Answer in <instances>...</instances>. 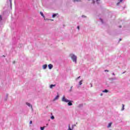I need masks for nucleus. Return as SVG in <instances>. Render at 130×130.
<instances>
[{
    "label": "nucleus",
    "mask_w": 130,
    "mask_h": 130,
    "mask_svg": "<svg viewBox=\"0 0 130 130\" xmlns=\"http://www.w3.org/2000/svg\"><path fill=\"white\" fill-rule=\"evenodd\" d=\"M70 56H71L72 59L73 60V61H74L75 62H77V56H76L73 54H71Z\"/></svg>",
    "instance_id": "f257e3e1"
},
{
    "label": "nucleus",
    "mask_w": 130,
    "mask_h": 130,
    "mask_svg": "<svg viewBox=\"0 0 130 130\" xmlns=\"http://www.w3.org/2000/svg\"><path fill=\"white\" fill-rule=\"evenodd\" d=\"M62 101L63 102H70V101H69L68 99H66V96H64V95L63 96L62 98Z\"/></svg>",
    "instance_id": "f03ea898"
},
{
    "label": "nucleus",
    "mask_w": 130,
    "mask_h": 130,
    "mask_svg": "<svg viewBox=\"0 0 130 130\" xmlns=\"http://www.w3.org/2000/svg\"><path fill=\"white\" fill-rule=\"evenodd\" d=\"M49 70H51V69H52V68H53V66L52 64H49L48 66Z\"/></svg>",
    "instance_id": "7ed1b4c3"
},
{
    "label": "nucleus",
    "mask_w": 130,
    "mask_h": 130,
    "mask_svg": "<svg viewBox=\"0 0 130 130\" xmlns=\"http://www.w3.org/2000/svg\"><path fill=\"white\" fill-rule=\"evenodd\" d=\"M59 98V95L57 94L56 96L54 99L53 101H55V100H57Z\"/></svg>",
    "instance_id": "20e7f679"
},
{
    "label": "nucleus",
    "mask_w": 130,
    "mask_h": 130,
    "mask_svg": "<svg viewBox=\"0 0 130 130\" xmlns=\"http://www.w3.org/2000/svg\"><path fill=\"white\" fill-rule=\"evenodd\" d=\"M122 1H123V0H118V3H117V6H119V4L120 3H122Z\"/></svg>",
    "instance_id": "39448f33"
},
{
    "label": "nucleus",
    "mask_w": 130,
    "mask_h": 130,
    "mask_svg": "<svg viewBox=\"0 0 130 130\" xmlns=\"http://www.w3.org/2000/svg\"><path fill=\"white\" fill-rule=\"evenodd\" d=\"M26 105H27V106H29V107H31V108H32V105L31 104H30V103H26Z\"/></svg>",
    "instance_id": "423d86ee"
},
{
    "label": "nucleus",
    "mask_w": 130,
    "mask_h": 130,
    "mask_svg": "<svg viewBox=\"0 0 130 130\" xmlns=\"http://www.w3.org/2000/svg\"><path fill=\"white\" fill-rule=\"evenodd\" d=\"M56 85L55 84H52L50 86V88L51 89H52V88H53V87H55Z\"/></svg>",
    "instance_id": "0eeeda50"
},
{
    "label": "nucleus",
    "mask_w": 130,
    "mask_h": 130,
    "mask_svg": "<svg viewBox=\"0 0 130 130\" xmlns=\"http://www.w3.org/2000/svg\"><path fill=\"white\" fill-rule=\"evenodd\" d=\"M46 68H47V64L43 65V68L44 69V70H45V69H46Z\"/></svg>",
    "instance_id": "6e6552de"
},
{
    "label": "nucleus",
    "mask_w": 130,
    "mask_h": 130,
    "mask_svg": "<svg viewBox=\"0 0 130 130\" xmlns=\"http://www.w3.org/2000/svg\"><path fill=\"white\" fill-rule=\"evenodd\" d=\"M40 15H41L42 17H43V18H44V14H43V13H42V12H40Z\"/></svg>",
    "instance_id": "1a4fd4ad"
},
{
    "label": "nucleus",
    "mask_w": 130,
    "mask_h": 130,
    "mask_svg": "<svg viewBox=\"0 0 130 130\" xmlns=\"http://www.w3.org/2000/svg\"><path fill=\"white\" fill-rule=\"evenodd\" d=\"M68 105L69 106H72V105H73V103H72V102H70L68 103Z\"/></svg>",
    "instance_id": "9d476101"
},
{
    "label": "nucleus",
    "mask_w": 130,
    "mask_h": 130,
    "mask_svg": "<svg viewBox=\"0 0 130 130\" xmlns=\"http://www.w3.org/2000/svg\"><path fill=\"white\" fill-rule=\"evenodd\" d=\"M122 107L121 110L122 111L124 110V105L122 104Z\"/></svg>",
    "instance_id": "9b49d317"
},
{
    "label": "nucleus",
    "mask_w": 130,
    "mask_h": 130,
    "mask_svg": "<svg viewBox=\"0 0 130 130\" xmlns=\"http://www.w3.org/2000/svg\"><path fill=\"white\" fill-rule=\"evenodd\" d=\"M57 16V14H54L52 15V18H55Z\"/></svg>",
    "instance_id": "f8f14e48"
},
{
    "label": "nucleus",
    "mask_w": 130,
    "mask_h": 130,
    "mask_svg": "<svg viewBox=\"0 0 130 130\" xmlns=\"http://www.w3.org/2000/svg\"><path fill=\"white\" fill-rule=\"evenodd\" d=\"M111 124H112V123L110 122L109 123L108 125V127L109 128L111 126Z\"/></svg>",
    "instance_id": "ddd939ff"
},
{
    "label": "nucleus",
    "mask_w": 130,
    "mask_h": 130,
    "mask_svg": "<svg viewBox=\"0 0 130 130\" xmlns=\"http://www.w3.org/2000/svg\"><path fill=\"white\" fill-rule=\"evenodd\" d=\"M82 82H83V80H81V81L79 82V85H80V86H81V85H82Z\"/></svg>",
    "instance_id": "4468645a"
},
{
    "label": "nucleus",
    "mask_w": 130,
    "mask_h": 130,
    "mask_svg": "<svg viewBox=\"0 0 130 130\" xmlns=\"http://www.w3.org/2000/svg\"><path fill=\"white\" fill-rule=\"evenodd\" d=\"M103 92H104V93H107L108 92V90H107V89H105L103 91Z\"/></svg>",
    "instance_id": "2eb2a0df"
},
{
    "label": "nucleus",
    "mask_w": 130,
    "mask_h": 130,
    "mask_svg": "<svg viewBox=\"0 0 130 130\" xmlns=\"http://www.w3.org/2000/svg\"><path fill=\"white\" fill-rule=\"evenodd\" d=\"M44 128H45V126L41 127V130H44Z\"/></svg>",
    "instance_id": "dca6fc26"
},
{
    "label": "nucleus",
    "mask_w": 130,
    "mask_h": 130,
    "mask_svg": "<svg viewBox=\"0 0 130 130\" xmlns=\"http://www.w3.org/2000/svg\"><path fill=\"white\" fill-rule=\"evenodd\" d=\"M68 130H73V129H72V128H71V126H70V125H69V128H68Z\"/></svg>",
    "instance_id": "f3484780"
},
{
    "label": "nucleus",
    "mask_w": 130,
    "mask_h": 130,
    "mask_svg": "<svg viewBox=\"0 0 130 130\" xmlns=\"http://www.w3.org/2000/svg\"><path fill=\"white\" fill-rule=\"evenodd\" d=\"M3 20V17H2V15H0V21H2Z\"/></svg>",
    "instance_id": "a211bd4d"
},
{
    "label": "nucleus",
    "mask_w": 130,
    "mask_h": 130,
    "mask_svg": "<svg viewBox=\"0 0 130 130\" xmlns=\"http://www.w3.org/2000/svg\"><path fill=\"white\" fill-rule=\"evenodd\" d=\"M51 119H54V116H52L51 117Z\"/></svg>",
    "instance_id": "6ab92c4d"
},
{
    "label": "nucleus",
    "mask_w": 130,
    "mask_h": 130,
    "mask_svg": "<svg viewBox=\"0 0 130 130\" xmlns=\"http://www.w3.org/2000/svg\"><path fill=\"white\" fill-rule=\"evenodd\" d=\"M74 3H76V2H79V0H74Z\"/></svg>",
    "instance_id": "aec40b11"
},
{
    "label": "nucleus",
    "mask_w": 130,
    "mask_h": 130,
    "mask_svg": "<svg viewBox=\"0 0 130 130\" xmlns=\"http://www.w3.org/2000/svg\"><path fill=\"white\" fill-rule=\"evenodd\" d=\"M9 2H10L11 5H12V0H9Z\"/></svg>",
    "instance_id": "412c9836"
},
{
    "label": "nucleus",
    "mask_w": 130,
    "mask_h": 130,
    "mask_svg": "<svg viewBox=\"0 0 130 130\" xmlns=\"http://www.w3.org/2000/svg\"><path fill=\"white\" fill-rule=\"evenodd\" d=\"M77 29H78V30L80 29V26H77Z\"/></svg>",
    "instance_id": "4be33fe9"
},
{
    "label": "nucleus",
    "mask_w": 130,
    "mask_h": 130,
    "mask_svg": "<svg viewBox=\"0 0 130 130\" xmlns=\"http://www.w3.org/2000/svg\"><path fill=\"white\" fill-rule=\"evenodd\" d=\"M29 123H30V124H32V121H30Z\"/></svg>",
    "instance_id": "5701e85b"
},
{
    "label": "nucleus",
    "mask_w": 130,
    "mask_h": 130,
    "mask_svg": "<svg viewBox=\"0 0 130 130\" xmlns=\"http://www.w3.org/2000/svg\"><path fill=\"white\" fill-rule=\"evenodd\" d=\"M105 72H109V71H108V70H105Z\"/></svg>",
    "instance_id": "b1692460"
},
{
    "label": "nucleus",
    "mask_w": 130,
    "mask_h": 130,
    "mask_svg": "<svg viewBox=\"0 0 130 130\" xmlns=\"http://www.w3.org/2000/svg\"><path fill=\"white\" fill-rule=\"evenodd\" d=\"M80 78H81V76H79V77H78L77 79H80Z\"/></svg>",
    "instance_id": "393cba45"
},
{
    "label": "nucleus",
    "mask_w": 130,
    "mask_h": 130,
    "mask_svg": "<svg viewBox=\"0 0 130 130\" xmlns=\"http://www.w3.org/2000/svg\"><path fill=\"white\" fill-rule=\"evenodd\" d=\"M119 41H121V39H119Z\"/></svg>",
    "instance_id": "a878e982"
},
{
    "label": "nucleus",
    "mask_w": 130,
    "mask_h": 130,
    "mask_svg": "<svg viewBox=\"0 0 130 130\" xmlns=\"http://www.w3.org/2000/svg\"><path fill=\"white\" fill-rule=\"evenodd\" d=\"M91 87H93V85H92V84H91Z\"/></svg>",
    "instance_id": "bb28decb"
},
{
    "label": "nucleus",
    "mask_w": 130,
    "mask_h": 130,
    "mask_svg": "<svg viewBox=\"0 0 130 130\" xmlns=\"http://www.w3.org/2000/svg\"><path fill=\"white\" fill-rule=\"evenodd\" d=\"M119 27H120V28H121V26H120Z\"/></svg>",
    "instance_id": "cd10ccee"
},
{
    "label": "nucleus",
    "mask_w": 130,
    "mask_h": 130,
    "mask_svg": "<svg viewBox=\"0 0 130 130\" xmlns=\"http://www.w3.org/2000/svg\"><path fill=\"white\" fill-rule=\"evenodd\" d=\"M98 1H99V0H96V2H98Z\"/></svg>",
    "instance_id": "c85d7f7f"
},
{
    "label": "nucleus",
    "mask_w": 130,
    "mask_h": 130,
    "mask_svg": "<svg viewBox=\"0 0 130 130\" xmlns=\"http://www.w3.org/2000/svg\"><path fill=\"white\" fill-rule=\"evenodd\" d=\"M13 63H15V61L13 62Z\"/></svg>",
    "instance_id": "c756f323"
},
{
    "label": "nucleus",
    "mask_w": 130,
    "mask_h": 130,
    "mask_svg": "<svg viewBox=\"0 0 130 130\" xmlns=\"http://www.w3.org/2000/svg\"><path fill=\"white\" fill-rule=\"evenodd\" d=\"M88 1H90V0H88Z\"/></svg>",
    "instance_id": "7c9ffc66"
}]
</instances>
